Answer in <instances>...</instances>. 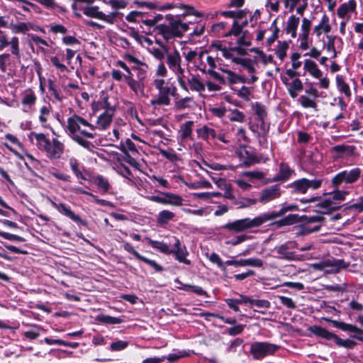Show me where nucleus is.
I'll return each mask as SVG.
<instances>
[{"instance_id":"nucleus-1","label":"nucleus","mask_w":363,"mask_h":363,"mask_svg":"<svg viewBox=\"0 0 363 363\" xmlns=\"http://www.w3.org/2000/svg\"><path fill=\"white\" fill-rule=\"evenodd\" d=\"M178 7L186 9L185 11L180 15V16L182 18H185L189 15H194L197 17L202 16V13L196 11L195 9L191 6L181 4L179 6H178ZM166 19L169 23L172 38L182 37L183 34L189 29V24L183 23L179 18V16L175 17L171 14H168L166 16Z\"/></svg>"},{"instance_id":"nucleus-2","label":"nucleus","mask_w":363,"mask_h":363,"mask_svg":"<svg viewBox=\"0 0 363 363\" xmlns=\"http://www.w3.org/2000/svg\"><path fill=\"white\" fill-rule=\"evenodd\" d=\"M266 222L267 220L264 215L262 214L259 216L255 218L254 219L247 218L237 220L234 222L227 223L223 226V228L228 230L240 233L254 227L260 226Z\"/></svg>"},{"instance_id":"nucleus-3","label":"nucleus","mask_w":363,"mask_h":363,"mask_svg":"<svg viewBox=\"0 0 363 363\" xmlns=\"http://www.w3.org/2000/svg\"><path fill=\"white\" fill-rule=\"evenodd\" d=\"M154 84L159 91V94L157 99L151 101V104L168 106L170 104L169 94H173L171 87L167 86L162 79H155Z\"/></svg>"},{"instance_id":"nucleus-4","label":"nucleus","mask_w":363,"mask_h":363,"mask_svg":"<svg viewBox=\"0 0 363 363\" xmlns=\"http://www.w3.org/2000/svg\"><path fill=\"white\" fill-rule=\"evenodd\" d=\"M279 349V346L262 342H255L251 345L250 353L256 359L274 354Z\"/></svg>"},{"instance_id":"nucleus-5","label":"nucleus","mask_w":363,"mask_h":363,"mask_svg":"<svg viewBox=\"0 0 363 363\" xmlns=\"http://www.w3.org/2000/svg\"><path fill=\"white\" fill-rule=\"evenodd\" d=\"M325 220L323 216H300L299 222L303 223L304 231L311 233L319 231Z\"/></svg>"},{"instance_id":"nucleus-6","label":"nucleus","mask_w":363,"mask_h":363,"mask_svg":"<svg viewBox=\"0 0 363 363\" xmlns=\"http://www.w3.org/2000/svg\"><path fill=\"white\" fill-rule=\"evenodd\" d=\"M321 185V180H309L303 178L296 180L290 184L294 193L305 194L309 188L313 189H318Z\"/></svg>"},{"instance_id":"nucleus-7","label":"nucleus","mask_w":363,"mask_h":363,"mask_svg":"<svg viewBox=\"0 0 363 363\" xmlns=\"http://www.w3.org/2000/svg\"><path fill=\"white\" fill-rule=\"evenodd\" d=\"M281 195V191L279 184H274L262 189L257 201L262 203H267L273 200L279 199Z\"/></svg>"},{"instance_id":"nucleus-8","label":"nucleus","mask_w":363,"mask_h":363,"mask_svg":"<svg viewBox=\"0 0 363 363\" xmlns=\"http://www.w3.org/2000/svg\"><path fill=\"white\" fill-rule=\"evenodd\" d=\"M81 125L88 127L91 130H95V125H91L79 116L74 115L67 120V129L72 135H77V132L80 130Z\"/></svg>"},{"instance_id":"nucleus-9","label":"nucleus","mask_w":363,"mask_h":363,"mask_svg":"<svg viewBox=\"0 0 363 363\" xmlns=\"http://www.w3.org/2000/svg\"><path fill=\"white\" fill-rule=\"evenodd\" d=\"M324 319L326 321L331 323L334 327L337 328L343 331L354 333L355 334L352 337L359 340L363 341V330L358 328L355 325L328 318Z\"/></svg>"},{"instance_id":"nucleus-10","label":"nucleus","mask_w":363,"mask_h":363,"mask_svg":"<svg viewBox=\"0 0 363 363\" xmlns=\"http://www.w3.org/2000/svg\"><path fill=\"white\" fill-rule=\"evenodd\" d=\"M8 45H11V53L17 57H20L18 38L14 36L11 40H9L4 33L0 30V50H4Z\"/></svg>"},{"instance_id":"nucleus-11","label":"nucleus","mask_w":363,"mask_h":363,"mask_svg":"<svg viewBox=\"0 0 363 363\" xmlns=\"http://www.w3.org/2000/svg\"><path fill=\"white\" fill-rule=\"evenodd\" d=\"M174 248L170 249L171 254L175 255V258L179 262L184 263L186 264H190L191 261L187 259L186 257L189 255V252L184 245H182L179 240L174 238Z\"/></svg>"},{"instance_id":"nucleus-12","label":"nucleus","mask_w":363,"mask_h":363,"mask_svg":"<svg viewBox=\"0 0 363 363\" xmlns=\"http://www.w3.org/2000/svg\"><path fill=\"white\" fill-rule=\"evenodd\" d=\"M50 158L58 159L64 151V145L57 139L54 138L52 142L49 141L48 145L44 150Z\"/></svg>"},{"instance_id":"nucleus-13","label":"nucleus","mask_w":363,"mask_h":363,"mask_svg":"<svg viewBox=\"0 0 363 363\" xmlns=\"http://www.w3.org/2000/svg\"><path fill=\"white\" fill-rule=\"evenodd\" d=\"M114 111L115 108H108L101 114L98 118L95 129L99 128L103 130L107 129L112 122Z\"/></svg>"},{"instance_id":"nucleus-14","label":"nucleus","mask_w":363,"mask_h":363,"mask_svg":"<svg viewBox=\"0 0 363 363\" xmlns=\"http://www.w3.org/2000/svg\"><path fill=\"white\" fill-rule=\"evenodd\" d=\"M225 263L228 266L233 265L236 267L252 266L262 267L263 266L262 260L257 258H250L240 260H227Z\"/></svg>"},{"instance_id":"nucleus-15","label":"nucleus","mask_w":363,"mask_h":363,"mask_svg":"<svg viewBox=\"0 0 363 363\" xmlns=\"http://www.w3.org/2000/svg\"><path fill=\"white\" fill-rule=\"evenodd\" d=\"M52 206L57 209L60 213L64 214L65 216L69 217L72 220L76 223H82V220L81 218L76 215L69 207H67L65 203H57L54 201L51 202Z\"/></svg>"},{"instance_id":"nucleus-16","label":"nucleus","mask_w":363,"mask_h":363,"mask_svg":"<svg viewBox=\"0 0 363 363\" xmlns=\"http://www.w3.org/2000/svg\"><path fill=\"white\" fill-rule=\"evenodd\" d=\"M298 207L296 204H290L288 206H283L279 211H272L264 213L267 222L275 219L276 218L284 216L289 211H297Z\"/></svg>"},{"instance_id":"nucleus-17","label":"nucleus","mask_w":363,"mask_h":363,"mask_svg":"<svg viewBox=\"0 0 363 363\" xmlns=\"http://www.w3.org/2000/svg\"><path fill=\"white\" fill-rule=\"evenodd\" d=\"M310 330L311 331V333H313L316 336L323 337L328 340H333L335 341V339L336 338L335 334L330 333V331L327 330L325 328H323L320 326H316V325L312 326L310 328Z\"/></svg>"},{"instance_id":"nucleus-18","label":"nucleus","mask_w":363,"mask_h":363,"mask_svg":"<svg viewBox=\"0 0 363 363\" xmlns=\"http://www.w3.org/2000/svg\"><path fill=\"white\" fill-rule=\"evenodd\" d=\"M181 62L182 58L177 50L175 49L174 52L167 54V63L170 69L175 70V68L181 65Z\"/></svg>"},{"instance_id":"nucleus-19","label":"nucleus","mask_w":363,"mask_h":363,"mask_svg":"<svg viewBox=\"0 0 363 363\" xmlns=\"http://www.w3.org/2000/svg\"><path fill=\"white\" fill-rule=\"evenodd\" d=\"M28 138L31 141H33V139H35L37 141V146L39 149L43 150H45L50 141V140L43 133H36L35 132H31L29 134Z\"/></svg>"},{"instance_id":"nucleus-20","label":"nucleus","mask_w":363,"mask_h":363,"mask_svg":"<svg viewBox=\"0 0 363 363\" xmlns=\"http://www.w3.org/2000/svg\"><path fill=\"white\" fill-rule=\"evenodd\" d=\"M275 250L279 255V258L286 260L295 259V254L289 250V247L287 244H284L277 247Z\"/></svg>"},{"instance_id":"nucleus-21","label":"nucleus","mask_w":363,"mask_h":363,"mask_svg":"<svg viewBox=\"0 0 363 363\" xmlns=\"http://www.w3.org/2000/svg\"><path fill=\"white\" fill-rule=\"evenodd\" d=\"M317 206L323 208V210L320 211L321 214H329L330 212L337 211L340 208V206H336L335 203L330 199H325L318 203Z\"/></svg>"},{"instance_id":"nucleus-22","label":"nucleus","mask_w":363,"mask_h":363,"mask_svg":"<svg viewBox=\"0 0 363 363\" xmlns=\"http://www.w3.org/2000/svg\"><path fill=\"white\" fill-rule=\"evenodd\" d=\"M300 216L297 214H290L284 218L274 223L277 228H281L286 225H293L299 222Z\"/></svg>"},{"instance_id":"nucleus-23","label":"nucleus","mask_w":363,"mask_h":363,"mask_svg":"<svg viewBox=\"0 0 363 363\" xmlns=\"http://www.w3.org/2000/svg\"><path fill=\"white\" fill-rule=\"evenodd\" d=\"M304 69L315 78L322 77V72L318 69L316 63L311 60H305Z\"/></svg>"},{"instance_id":"nucleus-24","label":"nucleus","mask_w":363,"mask_h":363,"mask_svg":"<svg viewBox=\"0 0 363 363\" xmlns=\"http://www.w3.org/2000/svg\"><path fill=\"white\" fill-rule=\"evenodd\" d=\"M299 24V18L296 17L294 15L290 16L287 21L286 31L287 33H291L292 38L296 37V29Z\"/></svg>"},{"instance_id":"nucleus-25","label":"nucleus","mask_w":363,"mask_h":363,"mask_svg":"<svg viewBox=\"0 0 363 363\" xmlns=\"http://www.w3.org/2000/svg\"><path fill=\"white\" fill-rule=\"evenodd\" d=\"M356 9V2L354 0H350L348 3L342 4L337 9V13L340 18H344L347 13L354 11Z\"/></svg>"},{"instance_id":"nucleus-26","label":"nucleus","mask_w":363,"mask_h":363,"mask_svg":"<svg viewBox=\"0 0 363 363\" xmlns=\"http://www.w3.org/2000/svg\"><path fill=\"white\" fill-rule=\"evenodd\" d=\"M328 260L331 265L327 266V267L330 268V269L327 270V272L330 273H337L341 269H345L349 266V264H346L342 259Z\"/></svg>"},{"instance_id":"nucleus-27","label":"nucleus","mask_w":363,"mask_h":363,"mask_svg":"<svg viewBox=\"0 0 363 363\" xmlns=\"http://www.w3.org/2000/svg\"><path fill=\"white\" fill-rule=\"evenodd\" d=\"M361 170L359 168H355L350 172L343 171L342 174L345 178V182L347 184H352L356 182L360 177Z\"/></svg>"},{"instance_id":"nucleus-28","label":"nucleus","mask_w":363,"mask_h":363,"mask_svg":"<svg viewBox=\"0 0 363 363\" xmlns=\"http://www.w3.org/2000/svg\"><path fill=\"white\" fill-rule=\"evenodd\" d=\"M145 240L153 248L157 249L161 252L164 253L166 255L171 254L170 248L167 244L162 242L152 240L149 238H146Z\"/></svg>"},{"instance_id":"nucleus-29","label":"nucleus","mask_w":363,"mask_h":363,"mask_svg":"<svg viewBox=\"0 0 363 363\" xmlns=\"http://www.w3.org/2000/svg\"><path fill=\"white\" fill-rule=\"evenodd\" d=\"M197 133L199 137L203 140H208L210 137L212 138H216V130L207 125H204L202 128L197 129Z\"/></svg>"},{"instance_id":"nucleus-30","label":"nucleus","mask_w":363,"mask_h":363,"mask_svg":"<svg viewBox=\"0 0 363 363\" xmlns=\"http://www.w3.org/2000/svg\"><path fill=\"white\" fill-rule=\"evenodd\" d=\"M193 124V121H189L181 125L179 133L182 140H184L191 135Z\"/></svg>"},{"instance_id":"nucleus-31","label":"nucleus","mask_w":363,"mask_h":363,"mask_svg":"<svg viewBox=\"0 0 363 363\" xmlns=\"http://www.w3.org/2000/svg\"><path fill=\"white\" fill-rule=\"evenodd\" d=\"M160 48H152L150 50V53L157 59L159 60H162L165 55L168 53V49L166 46L163 45L162 44L160 43Z\"/></svg>"},{"instance_id":"nucleus-32","label":"nucleus","mask_w":363,"mask_h":363,"mask_svg":"<svg viewBox=\"0 0 363 363\" xmlns=\"http://www.w3.org/2000/svg\"><path fill=\"white\" fill-rule=\"evenodd\" d=\"M83 13L89 17L100 19L102 17V12L99 11L98 6H86L81 9Z\"/></svg>"},{"instance_id":"nucleus-33","label":"nucleus","mask_w":363,"mask_h":363,"mask_svg":"<svg viewBox=\"0 0 363 363\" xmlns=\"http://www.w3.org/2000/svg\"><path fill=\"white\" fill-rule=\"evenodd\" d=\"M247 13V12L246 10H239L238 11H222L221 15H223L225 17L235 18L237 21L238 19H242L245 18Z\"/></svg>"},{"instance_id":"nucleus-34","label":"nucleus","mask_w":363,"mask_h":363,"mask_svg":"<svg viewBox=\"0 0 363 363\" xmlns=\"http://www.w3.org/2000/svg\"><path fill=\"white\" fill-rule=\"evenodd\" d=\"M293 171L290 169V167L288 166V164L284 163H281L280 164V169H279V174L277 177L276 180H286L290 177L291 172Z\"/></svg>"},{"instance_id":"nucleus-35","label":"nucleus","mask_w":363,"mask_h":363,"mask_svg":"<svg viewBox=\"0 0 363 363\" xmlns=\"http://www.w3.org/2000/svg\"><path fill=\"white\" fill-rule=\"evenodd\" d=\"M191 90L202 91L205 90V85L195 76L188 79Z\"/></svg>"},{"instance_id":"nucleus-36","label":"nucleus","mask_w":363,"mask_h":363,"mask_svg":"<svg viewBox=\"0 0 363 363\" xmlns=\"http://www.w3.org/2000/svg\"><path fill=\"white\" fill-rule=\"evenodd\" d=\"M253 110L255 114L257 116L258 119L264 123V118L267 117V111L264 106L262 105L259 103H256L253 106Z\"/></svg>"},{"instance_id":"nucleus-37","label":"nucleus","mask_w":363,"mask_h":363,"mask_svg":"<svg viewBox=\"0 0 363 363\" xmlns=\"http://www.w3.org/2000/svg\"><path fill=\"white\" fill-rule=\"evenodd\" d=\"M119 149L124 154L128 153V151L131 152H138L134 143L129 138L126 139L124 144H121Z\"/></svg>"},{"instance_id":"nucleus-38","label":"nucleus","mask_w":363,"mask_h":363,"mask_svg":"<svg viewBox=\"0 0 363 363\" xmlns=\"http://www.w3.org/2000/svg\"><path fill=\"white\" fill-rule=\"evenodd\" d=\"M96 320L101 323L106 324H119L122 322V320L119 318L105 315H98L96 317Z\"/></svg>"},{"instance_id":"nucleus-39","label":"nucleus","mask_w":363,"mask_h":363,"mask_svg":"<svg viewBox=\"0 0 363 363\" xmlns=\"http://www.w3.org/2000/svg\"><path fill=\"white\" fill-rule=\"evenodd\" d=\"M174 217V213L169 211H162L158 216L157 221L160 224H166Z\"/></svg>"},{"instance_id":"nucleus-40","label":"nucleus","mask_w":363,"mask_h":363,"mask_svg":"<svg viewBox=\"0 0 363 363\" xmlns=\"http://www.w3.org/2000/svg\"><path fill=\"white\" fill-rule=\"evenodd\" d=\"M288 48L289 45L286 42L279 43L276 54L281 60H283L286 56V50Z\"/></svg>"},{"instance_id":"nucleus-41","label":"nucleus","mask_w":363,"mask_h":363,"mask_svg":"<svg viewBox=\"0 0 363 363\" xmlns=\"http://www.w3.org/2000/svg\"><path fill=\"white\" fill-rule=\"evenodd\" d=\"M165 199L167 201V203L172 204L174 206H181L182 203V198L177 195L173 194H165Z\"/></svg>"},{"instance_id":"nucleus-42","label":"nucleus","mask_w":363,"mask_h":363,"mask_svg":"<svg viewBox=\"0 0 363 363\" xmlns=\"http://www.w3.org/2000/svg\"><path fill=\"white\" fill-rule=\"evenodd\" d=\"M338 346L346 348H353L356 345V342L351 340H342L336 335L334 341Z\"/></svg>"},{"instance_id":"nucleus-43","label":"nucleus","mask_w":363,"mask_h":363,"mask_svg":"<svg viewBox=\"0 0 363 363\" xmlns=\"http://www.w3.org/2000/svg\"><path fill=\"white\" fill-rule=\"evenodd\" d=\"M257 200L255 199L242 198L240 201L236 199L233 202L235 205H239V208H245L255 204Z\"/></svg>"},{"instance_id":"nucleus-44","label":"nucleus","mask_w":363,"mask_h":363,"mask_svg":"<svg viewBox=\"0 0 363 363\" xmlns=\"http://www.w3.org/2000/svg\"><path fill=\"white\" fill-rule=\"evenodd\" d=\"M337 84L340 90L347 96H350L351 95L349 86L345 82L342 77L339 76L337 77Z\"/></svg>"},{"instance_id":"nucleus-45","label":"nucleus","mask_w":363,"mask_h":363,"mask_svg":"<svg viewBox=\"0 0 363 363\" xmlns=\"http://www.w3.org/2000/svg\"><path fill=\"white\" fill-rule=\"evenodd\" d=\"M298 101L304 108H313L315 109L317 107L316 103L315 101L305 96H301Z\"/></svg>"},{"instance_id":"nucleus-46","label":"nucleus","mask_w":363,"mask_h":363,"mask_svg":"<svg viewBox=\"0 0 363 363\" xmlns=\"http://www.w3.org/2000/svg\"><path fill=\"white\" fill-rule=\"evenodd\" d=\"M157 29L160 30V33H161L166 40L172 38L169 24H160L157 26Z\"/></svg>"},{"instance_id":"nucleus-47","label":"nucleus","mask_w":363,"mask_h":363,"mask_svg":"<svg viewBox=\"0 0 363 363\" xmlns=\"http://www.w3.org/2000/svg\"><path fill=\"white\" fill-rule=\"evenodd\" d=\"M121 13L118 11H113L109 13L108 15H106L102 12V17L100 18V20H103L108 23H113L119 16H121Z\"/></svg>"},{"instance_id":"nucleus-48","label":"nucleus","mask_w":363,"mask_h":363,"mask_svg":"<svg viewBox=\"0 0 363 363\" xmlns=\"http://www.w3.org/2000/svg\"><path fill=\"white\" fill-rule=\"evenodd\" d=\"M181 289L187 291H192L198 295H203L206 294L203 289L199 286L184 284Z\"/></svg>"},{"instance_id":"nucleus-49","label":"nucleus","mask_w":363,"mask_h":363,"mask_svg":"<svg viewBox=\"0 0 363 363\" xmlns=\"http://www.w3.org/2000/svg\"><path fill=\"white\" fill-rule=\"evenodd\" d=\"M96 182L98 187L102 189L104 192L108 191L109 189V184L106 179L99 176L96 178Z\"/></svg>"},{"instance_id":"nucleus-50","label":"nucleus","mask_w":363,"mask_h":363,"mask_svg":"<svg viewBox=\"0 0 363 363\" xmlns=\"http://www.w3.org/2000/svg\"><path fill=\"white\" fill-rule=\"evenodd\" d=\"M72 139L76 141L79 145H82V147L90 149L91 147H94V145L91 144V143L84 140L81 136L77 135H72Z\"/></svg>"},{"instance_id":"nucleus-51","label":"nucleus","mask_w":363,"mask_h":363,"mask_svg":"<svg viewBox=\"0 0 363 363\" xmlns=\"http://www.w3.org/2000/svg\"><path fill=\"white\" fill-rule=\"evenodd\" d=\"M242 28L240 26L238 21H235L233 23V26H232V28L231 29L229 30V32L225 35V36H229V35H233L235 36H238L241 32H242Z\"/></svg>"},{"instance_id":"nucleus-52","label":"nucleus","mask_w":363,"mask_h":363,"mask_svg":"<svg viewBox=\"0 0 363 363\" xmlns=\"http://www.w3.org/2000/svg\"><path fill=\"white\" fill-rule=\"evenodd\" d=\"M124 59L129 62L134 63L135 65V66L140 65L145 68H148V66L145 63L140 62L138 59L129 53H125L124 55Z\"/></svg>"},{"instance_id":"nucleus-53","label":"nucleus","mask_w":363,"mask_h":363,"mask_svg":"<svg viewBox=\"0 0 363 363\" xmlns=\"http://www.w3.org/2000/svg\"><path fill=\"white\" fill-rule=\"evenodd\" d=\"M278 298L281 303L287 308L294 309L296 307L295 302L291 298L284 296H279Z\"/></svg>"},{"instance_id":"nucleus-54","label":"nucleus","mask_w":363,"mask_h":363,"mask_svg":"<svg viewBox=\"0 0 363 363\" xmlns=\"http://www.w3.org/2000/svg\"><path fill=\"white\" fill-rule=\"evenodd\" d=\"M51 107L50 105L44 106L40 108V116L39 120L41 123H46L48 119L46 118L50 113Z\"/></svg>"},{"instance_id":"nucleus-55","label":"nucleus","mask_w":363,"mask_h":363,"mask_svg":"<svg viewBox=\"0 0 363 363\" xmlns=\"http://www.w3.org/2000/svg\"><path fill=\"white\" fill-rule=\"evenodd\" d=\"M0 236L9 240H16L18 242H24L25 239L23 237L19 235L11 234L9 233L1 232L0 231Z\"/></svg>"},{"instance_id":"nucleus-56","label":"nucleus","mask_w":363,"mask_h":363,"mask_svg":"<svg viewBox=\"0 0 363 363\" xmlns=\"http://www.w3.org/2000/svg\"><path fill=\"white\" fill-rule=\"evenodd\" d=\"M35 101H36V97H35L34 93L30 92L24 96V97L22 99V104L24 105H28L30 106L35 104Z\"/></svg>"},{"instance_id":"nucleus-57","label":"nucleus","mask_w":363,"mask_h":363,"mask_svg":"<svg viewBox=\"0 0 363 363\" xmlns=\"http://www.w3.org/2000/svg\"><path fill=\"white\" fill-rule=\"evenodd\" d=\"M128 82H126L129 87L133 91L135 94H138V91L142 88V85L139 81H136L134 79H128Z\"/></svg>"},{"instance_id":"nucleus-58","label":"nucleus","mask_w":363,"mask_h":363,"mask_svg":"<svg viewBox=\"0 0 363 363\" xmlns=\"http://www.w3.org/2000/svg\"><path fill=\"white\" fill-rule=\"evenodd\" d=\"M128 346V342L123 340H118L111 343V349L113 351H120L125 349Z\"/></svg>"},{"instance_id":"nucleus-59","label":"nucleus","mask_w":363,"mask_h":363,"mask_svg":"<svg viewBox=\"0 0 363 363\" xmlns=\"http://www.w3.org/2000/svg\"><path fill=\"white\" fill-rule=\"evenodd\" d=\"M311 26V21L309 19L304 18L302 20V24H301L302 33L301 35H309Z\"/></svg>"},{"instance_id":"nucleus-60","label":"nucleus","mask_w":363,"mask_h":363,"mask_svg":"<svg viewBox=\"0 0 363 363\" xmlns=\"http://www.w3.org/2000/svg\"><path fill=\"white\" fill-rule=\"evenodd\" d=\"M227 75V79L228 80L230 84H235L238 82H245V80L241 77L237 75L232 71L228 72V74Z\"/></svg>"},{"instance_id":"nucleus-61","label":"nucleus","mask_w":363,"mask_h":363,"mask_svg":"<svg viewBox=\"0 0 363 363\" xmlns=\"http://www.w3.org/2000/svg\"><path fill=\"white\" fill-rule=\"evenodd\" d=\"M287 87L300 91L303 89V84L299 79L296 78L291 83L287 84Z\"/></svg>"},{"instance_id":"nucleus-62","label":"nucleus","mask_w":363,"mask_h":363,"mask_svg":"<svg viewBox=\"0 0 363 363\" xmlns=\"http://www.w3.org/2000/svg\"><path fill=\"white\" fill-rule=\"evenodd\" d=\"M160 153L163 157L169 160L170 161L173 162L177 159V154L172 150H160Z\"/></svg>"},{"instance_id":"nucleus-63","label":"nucleus","mask_w":363,"mask_h":363,"mask_svg":"<svg viewBox=\"0 0 363 363\" xmlns=\"http://www.w3.org/2000/svg\"><path fill=\"white\" fill-rule=\"evenodd\" d=\"M245 116L244 114L235 109L232 112V116L230 117V120L231 121H238V122H242L244 121Z\"/></svg>"},{"instance_id":"nucleus-64","label":"nucleus","mask_w":363,"mask_h":363,"mask_svg":"<svg viewBox=\"0 0 363 363\" xmlns=\"http://www.w3.org/2000/svg\"><path fill=\"white\" fill-rule=\"evenodd\" d=\"M191 101V98L185 97L175 102V107L177 109L182 110L188 107L187 103Z\"/></svg>"}]
</instances>
